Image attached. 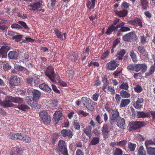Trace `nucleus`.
Listing matches in <instances>:
<instances>
[{
    "label": "nucleus",
    "instance_id": "obj_46",
    "mask_svg": "<svg viewBox=\"0 0 155 155\" xmlns=\"http://www.w3.org/2000/svg\"><path fill=\"white\" fill-rule=\"evenodd\" d=\"M138 155H147L144 148L143 146L140 147L138 152Z\"/></svg>",
    "mask_w": 155,
    "mask_h": 155
},
{
    "label": "nucleus",
    "instance_id": "obj_19",
    "mask_svg": "<svg viewBox=\"0 0 155 155\" xmlns=\"http://www.w3.org/2000/svg\"><path fill=\"white\" fill-rule=\"evenodd\" d=\"M10 48L11 47L8 45L4 43V45L2 46L0 49V53L1 54H5L10 49Z\"/></svg>",
    "mask_w": 155,
    "mask_h": 155
},
{
    "label": "nucleus",
    "instance_id": "obj_7",
    "mask_svg": "<svg viewBox=\"0 0 155 155\" xmlns=\"http://www.w3.org/2000/svg\"><path fill=\"white\" fill-rule=\"evenodd\" d=\"M124 22H122L117 25V30L118 32H125L130 31L129 28L124 26Z\"/></svg>",
    "mask_w": 155,
    "mask_h": 155
},
{
    "label": "nucleus",
    "instance_id": "obj_47",
    "mask_svg": "<svg viewBox=\"0 0 155 155\" xmlns=\"http://www.w3.org/2000/svg\"><path fill=\"white\" fill-rule=\"evenodd\" d=\"M42 120L45 124H48L50 123L51 121V118L49 115L46 117L45 118L43 119Z\"/></svg>",
    "mask_w": 155,
    "mask_h": 155
},
{
    "label": "nucleus",
    "instance_id": "obj_6",
    "mask_svg": "<svg viewBox=\"0 0 155 155\" xmlns=\"http://www.w3.org/2000/svg\"><path fill=\"white\" fill-rule=\"evenodd\" d=\"M135 37V33L130 32L124 35L123 37V39L125 41H131L134 40Z\"/></svg>",
    "mask_w": 155,
    "mask_h": 155
},
{
    "label": "nucleus",
    "instance_id": "obj_9",
    "mask_svg": "<svg viewBox=\"0 0 155 155\" xmlns=\"http://www.w3.org/2000/svg\"><path fill=\"white\" fill-rule=\"evenodd\" d=\"M42 2L41 1H39L38 2H35L33 4L28 5V8L30 10L35 11L41 8Z\"/></svg>",
    "mask_w": 155,
    "mask_h": 155
},
{
    "label": "nucleus",
    "instance_id": "obj_32",
    "mask_svg": "<svg viewBox=\"0 0 155 155\" xmlns=\"http://www.w3.org/2000/svg\"><path fill=\"white\" fill-rule=\"evenodd\" d=\"M111 117L112 118L115 119L116 120H118L117 118L119 116V114L117 110H113L111 112Z\"/></svg>",
    "mask_w": 155,
    "mask_h": 155
},
{
    "label": "nucleus",
    "instance_id": "obj_12",
    "mask_svg": "<svg viewBox=\"0 0 155 155\" xmlns=\"http://www.w3.org/2000/svg\"><path fill=\"white\" fill-rule=\"evenodd\" d=\"M40 82V80L39 78L35 76L29 78L27 79V82L31 84L37 85Z\"/></svg>",
    "mask_w": 155,
    "mask_h": 155
},
{
    "label": "nucleus",
    "instance_id": "obj_61",
    "mask_svg": "<svg viewBox=\"0 0 155 155\" xmlns=\"http://www.w3.org/2000/svg\"><path fill=\"white\" fill-rule=\"evenodd\" d=\"M78 113L79 114L82 115L84 117H86L89 114L88 113L84 112L82 110H79Z\"/></svg>",
    "mask_w": 155,
    "mask_h": 155
},
{
    "label": "nucleus",
    "instance_id": "obj_17",
    "mask_svg": "<svg viewBox=\"0 0 155 155\" xmlns=\"http://www.w3.org/2000/svg\"><path fill=\"white\" fill-rule=\"evenodd\" d=\"M61 133L62 135L64 137L67 136L69 138H71L73 136L72 133L70 130H63L61 131Z\"/></svg>",
    "mask_w": 155,
    "mask_h": 155
},
{
    "label": "nucleus",
    "instance_id": "obj_38",
    "mask_svg": "<svg viewBox=\"0 0 155 155\" xmlns=\"http://www.w3.org/2000/svg\"><path fill=\"white\" fill-rule=\"evenodd\" d=\"M119 87L121 89L127 91L129 88L128 83L127 82H123L119 86Z\"/></svg>",
    "mask_w": 155,
    "mask_h": 155
},
{
    "label": "nucleus",
    "instance_id": "obj_52",
    "mask_svg": "<svg viewBox=\"0 0 155 155\" xmlns=\"http://www.w3.org/2000/svg\"><path fill=\"white\" fill-rule=\"evenodd\" d=\"M127 141L126 140H123L118 142L117 143V145L123 147L127 144Z\"/></svg>",
    "mask_w": 155,
    "mask_h": 155
},
{
    "label": "nucleus",
    "instance_id": "obj_8",
    "mask_svg": "<svg viewBox=\"0 0 155 155\" xmlns=\"http://www.w3.org/2000/svg\"><path fill=\"white\" fill-rule=\"evenodd\" d=\"M19 78L16 76H12L10 79L9 84L11 87L18 86L20 84Z\"/></svg>",
    "mask_w": 155,
    "mask_h": 155
},
{
    "label": "nucleus",
    "instance_id": "obj_14",
    "mask_svg": "<svg viewBox=\"0 0 155 155\" xmlns=\"http://www.w3.org/2000/svg\"><path fill=\"white\" fill-rule=\"evenodd\" d=\"M128 22L130 24H131L136 26H139L140 28L142 27V24L141 20L138 18H136L134 20H129Z\"/></svg>",
    "mask_w": 155,
    "mask_h": 155
},
{
    "label": "nucleus",
    "instance_id": "obj_13",
    "mask_svg": "<svg viewBox=\"0 0 155 155\" xmlns=\"http://www.w3.org/2000/svg\"><path fill=\"white\" fill-rule=\"evenodd\" d=\"M9 96H7L5 100L1 102L0 104L1 106L4 107H11L13 106V104L12 103V101L8 98Z\"/></svg>",
    "mask_w": 155,
    "mask_h": 155
},
{
    "label": "nucleus",
    "instance_id": "obj_26",
    "mask_svg": "<svg viewBox=\"0 0 155 155\" xmlns=\"http://www.w3.org/2000/svg\"><path fill=\"white\" fill-rule=\"evenodd\" d=\"M126 52L124 49H120L119 50L117 53V55H119L120 56L117 57L116 59V61L120 60L122 59V57L126 53Z\"/></svg>",
    "mask_w": 155,
    "mask_h": 155
},
{
    "label": "nucleus",
    "instance_id": "obj_43",
    "mask_svg": "<svg viewBox=\"0 0 155 155\" xmlns=\"http://www.w3.org/2000/svg\"><path fill=\"white\" fill-rule=\"evenodd\" d=\"M128 148L131 151H134L136 147V145L131 143H129L128 144Z\"/></svg>",
    "mask_w": 155,
    "mask_h": 155
},
{
    "label": "nucleus",
    "instance_id": "obj_21",
    "mask_svg": "<svg viewBox=\"0 0 155 155\" xmlns=\"http://www.w3.org/2000/svg\"><path fill=\"white\" fill-rule=\"evenodd\" d=\"M91 130L92 127L90 126H88L84 129L83 131L89 138H90L92 136Z\"/></svg>",
    "mask_w": 155,
    "mask_h": 155
},
{
    "label": "nucleus",
    "instance_id": "obj_60",
    "mask_svg": "<svg viewBox=\"0 0 155 155\" xmlns=\"http://www.w3.org/2000/svg\"><path fill=\"white\" fill-rule=\"evenodd\" d=\"M16 33L12 31H9L8 32L7 35L9 36L12 37V38L13 39Z\"/></svg>",
    "mask_w": 155,
    "mask_h": 155
},
{
    "label": "nucleus",
    "instance_id": "obj_3",
    "mask_svg": "<svg viewBox=\"0 0 155 155\" xmlns=\"http://www.w3.org/2000/svg\"><path fill=\"white\" fill-rule=\"evenodd\" d=\"M45 74L53 82H56L54 79V71L53 67L51 66H48L45 71Z\"/></svg>",
    "mask_w": 155,
    "mask_h": 155
},
{
    "label": "nucleus",
    "instance_id": "obj_1",
    "mask_svg": "<svg viewBox=\"0 0 155 155\" xmlns=\"http://www.w3.org/2000/svg\"><path fill=\"white\" fill-rule=\"evenodd\" d=\"M143 121H131L129 125V130L130 131L135 130L145 125Z\"/></svg>",
    "mask_w": 155,
    "mask_h": 155
},
{
    "label": "nucleus",
    "instance_id": "obj_15",
    "mask_svg": "<svg viewBox=\"0 0 155 155\" xmlns=\"http://www.w3.org/2000/svg\"><path fill=\"white\" fill-rule=\"evenodd\" d=\"M116 60L112 61L107 63L106 65L107 68L110 70H114L118 65L116 64Z\"/></svg>",
    "mask_w": 155,
    "mask_h": 155
},
{
    "label": "nucleus",
    "instance_id": "obj_25",
    "mask_svg": "<svg viewBox=\"0 0 155 155\" xmlns=\"http://www.w3.org/2000/svg\"><path fill=\"white\" fill-rule=\"evenodd\" d=\"M39 87L43 91H47L49 93L51 91V88L48 86L45 83L42 84L40 85Z\"/></svg>",
    "mask_w": 155,
    "mask_h": 155
},
{
    "label": "nucleus",
    "instance_id": "obj_33",
    "mask_svg": "<svg viewBox=\"0 0 155 155\" xmlns=\"http://www.w3.org/2000/svg\"><path fill=\"white\" fill-rule=\"evenodd\" d=\"M113 31H117V25L116 26H113L111 25L107 29L106 32V34L107 35H110L111 33Z\"/></svg>",
    "mask_w": 155,
    "mask_h": 155
},
{
    "label": "nucleus",
    "instance_id": "obj_64",
    "mask_svg": "<svg viewBox=\"0 0 155 155\" xmlns=\"http://www.w3.org/2000/svg\"><path fill=\"white\" fill-rule=\"evenodd\" d=\"M11 66L8 63L6 64L3 66V68L5 70H8L11 68Z\"/></svg>",
    "mask_w": 155,
    "mask_h": 155
},
{
    "label": "nucleus",
    "instance_id": "obj_62",
    "mask_svg": "<svg viewBox=\"0 0 155 155\" xmlns=\"http://www.w3.org/2000/svg\"><path fill=\"white\" fill-rule=\"evenodd\" d=\"M93 132L94 134L97 136H99L101 134L100 131L97 129H94L93 131Z\"/></svg>",
    "mask_w": 155,
    "mask_h": 155
},
{
    "label": "nucleus",
    "instance_id": "obj_29",
    "mask_svg": "<svg viewBox=\"0 0 155 155\" xmlns=\"http://www.w3.org/2000/svg\"><path fill=\"white\" fill-rule=\"evenodd\" d=\"M8 137L9 138L13 140L19 139V137H21L20 135V134L17 133L14 134L12 133H8Z\"/></svg>",
    "mask_w": 155,
    "mask_h": 155
},
{
    "label": "nucleus",
    "instance_id": "obj_48",
    "mask_svg": "<svg viewBox=\"0 0 155 155\" xmlns=\"http://www.w3.org/2000/svg\"><path fill=\"white\" fill-rule=\"evenodd\" d=\"M155 71V68H154L153 67L151 66L148 72L146 73V76H149L153 73Z\"/></svg>",
    "mask_w": 155,
    "mask_h": 155
},
{
    "label": "nucleus",
    "instance_id": "obj_63",
    "mask_svg": "<svg viewBox=\"0 0 155 155\" xmlns=\"http://www.w3.org/2000/svg\"><path fill=\"white\" fill-rule=\"evenodd\" d=\"M11 27L12 28L21 29V26L17 24H12Z\"/></svg>",
    "mask_w": 155,
    "mask_h": 155
},
{
    "label": "nucleus",
    "instance_id": "obj_44",
    "mask_svg": "<svg viewBox=\"0 0 155 155\" xmlns=\"http://www.w3.org/2000/svg\"><path fill=\"white\" fill-rule=\"evenodd\" d=\"M72 56L74 58V59L73 60V59H72V56H71L70 57V58L69 57V58H70L71 61L72 62L74 61L76 62H77L78 61V56L77 54V53L74 52L72 54Z\"/></svg>",
    "mask_w": 155,
    "mask_h": 155
},
{
    "label": "nucleus",
    "instance_id": "obj_30",
    "mask_svg": "<svg viewBox=\"0 0 155 155\" xmlns=\"http://www.w3.org/2000/svg\"><path fill=\"white\" fill-rule=\"evenodd\" d=\"M120 96L123 98H128L130 97V94L126 91L122 90L120 92Z\"/></svg>",
    "mask_w": 155,
    "mask_h": 155
},
{
    "label": "nucleus",
    "instance_id": "obj_50",
    "mask_svg": "<svg viewBox=\"0 0 155 155\" xmlns=\"http://www.w3.org/2000/svg\"><path fill=\"white\" fill-rule=\"evenodd\" d=\"M130 56L134 62L137 61V59L136 57L135 54L133 51H130Z\"/></svg>",
    "mask_w": 155,
    "mask_h": 155
},
{
    "label": "nucleus",
    "instance_id": "obj_20",
    "mask_svg": "<svg viewBox=\"0 0 155 155\" xmlns=\"http://www.w3.org/2000/svg\"><path fill=\"white\" fill-rule=\"evenodd\" d=\"M22 151L18 147H14L12 150L11 155H21Z\"/></svg>",
    "mask_w": 155,
    "mask_h": 155
},
{
    "label": "nucleus",
    "instance_id": "obj_28",
    "mask_svg": "<svg viewBox=\"0 0 155 155\" xmlns=\"http://www.w3.org/2000/svg\"><path fill=\"white\" fill-rule=\"evenodd\" d=\"M32 93L33 96V98L34 99L38 100L39 98L41 96V93L38 91L33 89L32 91Z\"/></svg>",
    "mask_w": 155,
    "mask_h": 155
},
{
    "label": "nucleus",
    "instance_id": "obj_58",
    "mask_svg": "<svg viewBox=\"0 0 155 155\" xmlns=\"http://www.w3.org/2000/svg\"><path fill=\"white\" fill-rule=\"evenodd\" d=\"M138 50L139 52L143 54L145 51V49L144 48V47L141 45L139 46L138 47Z\"/></svg>",
    "mask_w": 155,
    "mask_h": 155
},
{
    "label": "nucleus",
    "instance_id": "obj_45",
    "mask_svg": "<svg viewBox=\"0 0 155 155\" xmlns=\"http://www.w3.org/2000/svg\"><path fill=\"white\" fill-rule=\"evenodd\" d=\"M145 144L146 148H147L148 147H151L150 146V145H154L153 140H151L145 141Z\"/></svg>",
    "mask_w": 155,
    "mask_h": 155
},
{
    "label": "nucleus",
    "instance_id": "obj_54",
    "mask_svg": "<svg viewBox=\"0 0 155 155\" xmlns=\"http://www.w3.org/2000/svg\"><path fill=\"white\" fill-rule=\"evenodd\" d=\"M18 23L21 25L25 29L27 30H29V29L25 22L22 21H18Z\"/></svg>",
    "mask_w": 155,
    "mask_h": 155
},
{
    "label": "nucleus",
    "instance_id": "obj_55",
    "mask_svg": "<svg viewBox=\"0 0 155 155\" xmlns=\"http://www.w3.org/2000/svg\"><path fill=\"white\" fill-rule=\"evenodd\" d=\"M135 91L137 93H140L142 90L143 89L141 86L139 85H137L134 88Z\"/></svg>",
    "mask_w": 155,
    "mask_h": 155
},
{
    "label": "nucleus",
    "instance_id": "obj_41",
    "mask_svg": "<svg viewBox=\"0 0 155 155\" xmlns=\"http://www.w3.org/2000/svg\"><path fill=\"white\" fill-rule=\"evenodd\" d=\"M48 116L49 115H48V113L45 110L42 111L39 113V116L42 120Z\"/></svg>",
    "mask_w": 155,
    "mask_h": 155
},
{
    "label": "nucleus",
    "instance_id": "obj_10",
    "mask_svg": "<svg viewBox=\"0 0 155 155\" xmlns=\"http://www.w3.org/2000/svg\"><path fill=\"white\" fill-rule=\"evenodd\" d=\"M108 127V126L107 124H104L101 128L102 133L105 139L107 138L109 135L110 131Z\"/></svg>",
    "mask_w": 155,
    "mask_h": 155
},
{
    "label": "nucleus",
    "instance_id": "obj_11",
    "mask_svg": "<svg viewBox=\"0 0 155 155\" xmlns=\"http://www.w3.org/2000/svg\"><path fill=\"white\" fill-rule=\"evenodd\" d=\"M117 126L120 128L122 129H124L126 127L125 121L123 118H119L116 120Z\"/></svg>",
    "mask_w": 155,
    "mask_h": 155
},
{
    "label": "nucleus",
    "instance_id": "obj_35",
    "mask_svg": "<svg viewBox=\"0 0 155 155\" xmlns=\"http://www.w3.org/2000/svg\"><path fill=\"white\" fill-rule=\"evenodd\" d=\"M21 137H19V139L23 140L25 142H29L31 141V138L27 135L23 136L21 134H20Z\"/></svg>",
    "mask_w": 155,
    "mask_h": 155
},
{
    "label": "nucleus",
    "instance_id": "obj_22",
    "mask_svg": "<svg viewBox=\"0 0 155 155\" xmlns=\"http://www.w3.org/2000/svg\"><path fill=\"white\" fill-rule=\"evenodd\" d=\"M10 100L12 101V102L15 103H18V104L22 103L23 102L22 99L19 97H13L12 96H10L8 97Z\"/></svg>",
    "mask_w": 155,
    "mask_h": 155
},
{
    "label": "nucleus",
    "instance_id": "obj_39",
    "mask_svg": "<svg viewBox=\"0 0 155 155\" xmlns=\"http://www.w3.org/2000/svg\"><path fill=\"white\" fill-rule=\"evenodd\" d=\"M92 5H91V2L90 1H88L87 2V7L90 9L94 8L95 6L96 0H91Z\"/></svg>",
    "mask_w": 155,
    "mask_h": 155
},
{
    "label": "nucleus",
    "instance_id": "obj_23",
    "mask_svg": "<svg viewBox=\"0 0 155 155\" xmlns=\"http://www.w3.org/2000/svg\"><path fill=\"white\" fill-rule=\"evenodd\" d=\"M130 102V99H122L121 100L119 107L120 108L125 107L128 105Z\"/></svg>",
    "mask_w": 155,
    "mask_h": 155
},
{
    "label": "nucleus",
    "instance_id": "obj_37",
    "mask_svg": "<svg viewBox=\"0 0 155 155\" xmlns=\"http://www.w3.org/2000/svg\"><path fill=\"white\" fill-rule=\"evenodd\" d=\"M61 115L62 113L60 111H57L54 114V118L56 122V124L60 120Z\"/></svg>",
    "mask_w": 155,
    "mask_h": 155
},
{
    "label": "nucleus",
    "instance_id": "obj_24",
    "mask_svg": "<svg viewBox=\"0 0 155 155\" xmlns=\"http://www.w3.org/2000/svg\"><path fill=\"white\" fill-rule=\"evenodd\" d=\"M137 116L138 118H145L149 116L150 113L149 112H144L143 111H137Z\"/></svg>",
    "mask_w": 155,
    "mask_h": 155
},
{
    "label": "nucleus",
    "instance_id": "obj_42",
    "mask_svg": "<svg viewBox=\"0 0 155 155\" xmlns=\"http://www.w3.org/2000/svg\"><path fill=\"white\" fill-rule=\"evenodd\" d=\"M17 108L23 110H25L29 108V107L27 105L21 104L18 105Z\"/></svg>",
    "mask_w": 155,
    "mask_h": 155
},
{
    "label": "nucleus",
    "instance_id": "obj_57",
    "mask_svg": "<svg viewBox=\"0 0 155 155\" xmlns=\"http://www.w3.org/2000/svg\"><path fill=\"white\" fill-rule=\"evenodd\" d=\"M122 154V151L121 149L116 148L114 151L115 155H121Z\"/></svg>",
    "mask_w": 155,
    "mask_h": 155
},
{
    "label": "nucleus",
    "instance_id": "obj_51",
    "mask_svg": "<svg viewBox=\"0 0 155 155\" xmlns=\"http://www.w3.org/2000/svg\"><path fill=\"white\" fill-rule=\"evenodd\" d=\"M73 123L74 128L76 130H79L80 126L79 122L77 120H74Z\"/></svg>",
    "mask_w": 155,
    "mask_h": 155
},
{
    "label": "nucleus",
    "instance_id": "obj_34",
    "mask_svg": "<svg viewBox=\"0 0 155 155\" xmlns=\"http://www.w3.org/2000/svg\"><path fill=\"white\" fill-rule=\"evenodd\" d=\"M100 138L97 137H94L89 143L90 145H95L99 143Z\"/></svg>",
    "mask_w": 155,
    "mask_h": 155
},
{
    "label": "nucleus",
    "instance_id": "obj_31",
    "mask_svg": "<svg viewBox=\"0 0 155 155\" xmlns=\"http://www.w3.org/2000/svg\"><path fill=\"white\" fill-rule=\"evenodd\" d=\"M128 13V11L126 9H124L120 11H117L115 12L119 17H123L127 15Z\"/></svg>",
    "mask_w": 155,
    "mask_h": 155
},
{
    "label": "nucleus",
    "instance_id": "obj_18",
    "mask_svg": "<svg viewBox=\"0 0 155 155\" xmlns=\"http://www.w3.org/2000/svg\"><path fill=\"white\" fill-rule=\"evenodd\" d=\"M143 100L142 98H138L136 103L134 104V107L138 109L142 108L143 105L141 104L143 103Z\"/></svg>",
    "mask_w": 155,
    "mask_h": 155
},
{
    "label": "nucleus",
    "instance_id": "obj_16",
    "mask_svg": "<svg viewBox=\"0 0 155 155\" xmlns=\"http://www.w3.org/2000/svg\"><path fill=\"white\" fill-rule=\"evenodd\" d=\"M19 54V51L18 50H15L13 51H10L8 56L9 58L11 59H16Z\"/></svg>",
    "mask_w": 155,
    "mask_h": 155
},
{
    "label": "nucleus",
    "instance_id": "obj_5",
    "mask_svg": "<svg viewBox=\"0 0 155 155\" xmlns=\"http://www.w3.org/2000/svg\"><path fill=\"white\" fill-rule=\"evenodd\" d=\"M141 69L142 72H145L147 70V66L145 64H134V71L138 72Z\"/></svg>",
    "mask_w": 155,
    "mask_h": 155
},
{
    "label": "nucleus",
    "instance_id": "obj_59",
    "mask_svg": "<svg viewBox=\"0 0 155 155\" xmlns=\"http://www.w3.org/2000/svg\"><path fill=\"white\" fill-rule=\"evenodd\" d=\"M99 96V94L98 93H96L92 95V99L94 101H97Z\"/></svg>",
    "mask_w": 155,
    "mask_h": 155
},
{
    "label": "nucleus",
    "instance_id": "obj_36",
    "mask_svg": "<svg viewBox=\"0 0 155 155\" xmlns=\"http://www.w3.org/2000/svg\"><path fill=\"white\" fill-rule=\"evenodd\" d=\"M142 9L146 10L149 7L148 3L147 0H140Z\"/></svg>",
    "mask_w": 155,
    "mask_h": 155
},
{
    "label": "nucleus",
    "instance_id": "obj_2",
    "mask_svg": "<svg viewBox=\"0 0 155 155\" xmlns=\"http://www.w3.org/2000/svg\"><path fill=\"white\" fill-rule=\"evenodd\" d=\"M58 150L63 155H69L66 143L62 140H60L58 143Z\"/></svg>",
    "mask_w": 155,
    "mask_h": 155
},
{
    "label": "nucleus",
    "instance_id": "obj_53",
    "mask_svg": "<svg viewBox=\"0 0 155 155\" xmlns=\"http://www.w3.org/2000/svg\"><path fill=\"white\" fill-rule=\"evenodd\" d=\"M22 37V35H18V34L16 33L13 39H15L17 41H19L21 40Z\"/></svg>",
    "mask_w": 155,
    "mask_h": 155
},
{
    "label": "nucleus",
    "instance_id": "obj_4",
    "mask_svg": "<svg viewBox=\"0 0 155 155\" xmlns=\"http://www.w3.org/2000/svg\"><path fill=\"white\" fill-rule=\"evenodd\" d=\"M82 101L83 104L89 110L91 111L93 109L94 107L92 105L93 101L90 99L83 97L82 98Z\"/></svg>",
    "mask_w": 155,
    "mask_h": 155
},
{
    "label": "nucleus",
    "instance_id": "obj_27",
    "mask_svg": "<svg viewBox=\"0 0 155 155\" xmlns=\"http://www.w3.org/2000/svg\"><path fill=\"white\" fill-rule=\"evenodd\" d=\"M37 100L36 99H34V98H32L28 104L34 107L40 108V105L37 104Z\"/></svg>",
    "mask_w": 155,
    "mask_h": 155
},
{
    "label": "nucleus",
    "instance_id": "obj_49",
    "mask_svg": "<svg viewBox=\"0 0 155 155\" xmlns=\"http://www.w3.org/2000/svg\"><path fill=\"white\" fill-rule=\"evenodd\" d=\"M55 33L58 38L61 40H63V38L61 32L58 30H55Z\"/></svg>",
    "mask_w": 155,
    "mask_h": 155
},
{
    "label": "nucleus",
    "instance_id": "obj_40",
    "mask_svg": "<svg viewBox=\"0 0 155 155\" xmlns=\"http://www.w3.org/2000/svg\"><path fill=\"white\" fill-rule=\"evenodd\" d=\"M146 149L147 153L149 155H155V147H148Z\"/></svg>",
    "mask_w": 155,
    "mask_h": 155
},
{
    "label": "nucleus",
    "instance_id": "obj_56",
    "mask_svg": "<svg viewBox=\"0 0 155 155\" xmlns=\"http://www.w3.org/2000/svg\"><path fill=\"white\" fill-rule=\"evenodd\" d=\"M110 52V51L109 50H107L106 51L104 52L103 53L102 55L101 56V59H105L106 58V57L108 55Z\"/></svg>",
    "mask_w": 155,
    "mask_h": 155
}]
</instances>
